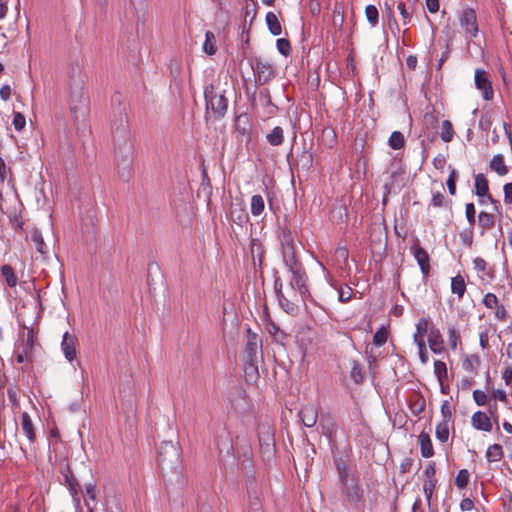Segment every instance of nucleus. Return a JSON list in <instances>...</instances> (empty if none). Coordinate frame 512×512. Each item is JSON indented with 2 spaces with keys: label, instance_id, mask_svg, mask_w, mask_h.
Wrapping results in <instances>:
<instances>
[{
  "label": "nucleus",
  "instance_id": "obj_2",
  "mask_svg": "<svg viewBox=\"0 0 512 512\" xmlns=\"http://www.w3.org/2000/svg\"><path fill=\"white\" fill-rule=\"evenodd\" d=\"M36 337L33 329L24 328L19 333V338L15 344L14 355L16 361L22 363H32L34 360V349L36 346Z\"/></svg>",
  "mask_w": 512,
  "mask_h": 512
},
{
  "label": "nucleus",
  "instance_id": "obj_52",
  "mask_svg": "<svg viewBox=\"0 0 512 512\" xmlns=\"http://www.w3.org/2000/svg\"><path fill=\"white\" fill-rule=\"evenodd\" d=\"M457 178H458V173L455 169H452L449 176H448V179H447V187H448V191L451 195H455L456 194V181H457Z\"/></svg>",
  "mask_w": 512,
  "mask_h": 512
},
{
  "label": "nucleus",
  "instance_id": "obj_41",
  "mask_svg": "<svg viewBox=\"0 0 512 512\" xmlns=\"http://www.w3.org/2000/svg\"><path fill=\"white\" fill-rule=\"evenodd\" d=\"M203 50L208 55H214L216 53L215 36L213 32L206 31L205 42L203 44Z\"/></svg>",
  "mask_w": 512,
  "mask_h": 512
},
{
  "label": "nucleus",
  "instance_id": "obj_59",
  "mask_svg": "<svg viewBox=\"0 0 512 512\" xmlns=\"http://www.w3.org/2000/svg\"><path fill=\"white\" fill-rule=\"evenodd\" d=\"M418 347L419 358L422 364H426L428 362V353L425 345V341H420L419 343H415Z\"/></svg>",
  "mask_w": 512,
  "mask_h": 512
},
{
  "label": "nucleus",
  "instance_id": "obj_39",
  "mask_svg": "<svg viewBox=\"0 0 512 512\" xmlns=\"http://www.w3.org/2000/svg\"><path fill=\"white\" fill-rule=\"evenodd\" d=\"M267 332L273 337L274 341L283 343L286 338V334L273 322H269L266 325Z\"/></svg>",
  "mask_w": 512,
  "mask_h": 512
},
{
  "label": "nucleus",
  "instance_id": "obj_48",
  "mask_svg": "<svg viewBox=\"0 0 512 512\" xmlns=\"http://www.w3.org/2000/svg\"><path fill=\"white\" fill-rule=\"evenodd\" d=\"M437 479H426L423 483V491L425 497L427 499L428 504H430L433 492L436 488Z\"/></svg>",
  "mask_w": 512,
  "mask_h": 512
},
{
  "label": "nucleus",
  "instance_id": "obj_21",
  "mask_svg": "<svg viewBox=\"0 0 512 512\" xmlns=\"http://www.w3.org/2000/svg\"><path fill=\"white\" fill-rule=\"evenodd\" d=\"M488 191H489V185H488L487 179L485 178V176L483 174H477L475 176V193L480 197L487 195L488 199L493 204H495V209H497L498 202L496 200H494L490 194H488Z\"/></svg>",
  "mask_w": 512,
  "mask_h": 512
},
{
  "label": "nucleus",
  "instance_id": "obj_49",
  "mask_svg": "<svg viewBox=\"0 0 512 512\" xmlns=\"http://www.w3.org/2000/svg\"><path fill=\"white\" fill-rule=\"evenodd\" d=\"M388 338V331L385 329V327L379 328L374 336H373V343L374 345L380 347L384 345Z\"/></svg>",
  "mask_w": 512,
  "mask_h": 512
},
{
  "label": "nucleus",
  "instance_id": "obj_44",
  "mask_svg": "<svg viewBox=\"0 0 512 512\" xmlns=\"http://www.w3.org/2000/svg\"><path fill=\"white\" fill-rule=\"evenodd\" d=\"M435 435L440 442H446L449 438V423L440 422L436 426Z\"/></svg>",
  "mask_w": 512,
  "mask_h": 512
},
{
  "label": "nucleus",
  "instance_id": "obj_22",
  "mask_svg": "<svg viewBox=\"0 0 512 512\" xmlns=\"http://www.w3.org/2000/svg\"><path fill=\"white\" fill-rule=\"evenodd\" d=\"M428 344L435 354H440L444 351V340L438 329H431L429 331Z\"/></svg>",
  "mask_w": 512,
  "mask_h": 512
},
{
  "label": "nucleus",
  "instance_id": "obj_54",
  "mask_svg": "<svg viewBox=\"0 0 512 512\" xmlns=\"http://www.w3.org/2000/svg\"><path fill=\"white\" fill-rule=\"evenodd\" d=\"M26 125V118L20 112H15L13 117V126L16 131H22Z\"/></svg>",
  "mask_w": 512,
  "mask_h": 512
},
{
  "label": "nucleus",
  "instance_id": "obj_46",
  "mask_svg": "<svg viewBox=\"0 0 512 512\" xmlns=\"http://www.w3.org/2000/svg\"><path fill=\"white\" fill-rule=\"evenodd\" d=\"M469 478H470V473L467 469H461L456 478H455V485L459 488V489H464L467 487L468 483H469Z\"/></svg>",
  "mask_w": 512,
  "mask_h": 512
},
{
  "label": "nucleus",
  "instance_id": "obj_17",
  "mask_svg": "<svg viewBox=\"0 0 512 512\" xmlns=\"http://www.w3.org/2000/svg\"><path fill=\"white\" fill-rule=\"evenodd\" d=\"M317 430L328 438L333 436L335 432V421L330 413H323L320 415Z\"/></svg>",
  "mask_w": 512,
  "mask_h": 512
},
{
  "label": "nucleus",
  "instance_id": "obj_25",
  "mask_svg": "<svg viewBox=\"0 0 512 512\" xmlns=\"http://www.w3.org/2000/svg\"><path fill=\"white\" fill-rule=\"evenodd\" d=\"M489 167L499 176H505L509 172V169L504 161V156L502 154L494 155L490 161Z\"/></svg>",
  "mask_w": 512,
  "mask_h": 512
},
{
  "label": "nucleus",
  "instance_id": "obj_35",
  "mask_svg": "<svg viewBox=\"0 0 512 512\" xmlns=\"http://www.w3.org/2000/svg\"><path fill=\"white\" fill-rule=\"evenodd\" d=\"M251 213L253 216H260L265 208V202L261 195H253L251 198Z\"/></svg>",
  "mask_w": 512,
  "mask_h": 512
},
{
  "label": "nucleus",
  "instance_id": "obj_55",
  "mask_svg": "<svg viewBox=\"0 0 512 512\" xmlns=\"http://www.w3.org/2000/svg\"><path fill=\"white\" fill-rule=\"evenodd\" d=\"M353 291L351 287L345 286L338 290V299L342 303H346L351 300Z\"/></svg>",
  "mask_w": 512,
  "mask_h": 512
},
{
  "label": "nucleus",
  "instance_id": "obj_63",
  "mask_svg": "<svg viewBox=\"0 0 512 512\" xmlns=\"http://www.w3.org/2000/svg\"><path fill=\"white\" fill-rule=\"evenodd\" d=\"M414 460L410 457L404 458L400 464V472L402 474L409 473L412 469Z\"/></svg>",
  "mask_w": 512,
  "mask_h": 512
},
{
  "label": "nucleus",
  "instance_id": "obj_4",
  "mask_svg": "<svg viewBox=\"0 0 512 512\" xmlns=\"http://www.w3.org/2000/svg\"><path fill=\"white\" fill-rule=\"evenodd\" d=\"M288 272L290 273L289 285L294 291L295 300H298L299 298L302 302H304L307 298L310 297V292L307 285L308 277L304 267L289 270Z\"/></svg>",
  "mask_w": 512,
  "mask_h": 512
},
{
  "label": "nucleus",
  "instance_id": "obj_8",
  "mask_svg": "<svg viewBox=\"0 0 512 512\" xmlns=\"http://www.w3.org/2000/svg\"><path fill=\"white\" fill-rule=\"evenodd\" d=\"M262 347L261 339L256 333H253L251 329L247 330V339L243 351L244 361H256L258 360V352Z\"/></svg>",
  "mask_w": 512,
  "mask_h": 512
},
{
  "label": "nucleus",
  "instance_id": "obj_20",
  "mask_svg": "<svg viewBox=\"0 0 512 512\" xmlns=\"http://www.w3.org/2000/svg\"><path fill=\"white\" fill-rule=\"evenodd\" d=\"M290 157H291V154H289L287 156V160L290 164L291 167L294 166V164H292L290 162ZM313 164V156H312V153L307 151V150H303L300 154L297 155L296 157V160H295V166L297 167V169H302L303 171H308L311 166Z\"/></svg>",
  "mask_w": 512,
  "mask_h": 512
},
{
  "label": "nucleus",
  "instance_id": "obj_30",
  "mask_svg": "<svg viewBox=\"0 0 512 512\" xmlns=\"http://www.w3.org/2000/svg\"><path fill=\"white\" fill-rule=\"evenodd\" d=\"M266 23H267L268 29L272 35L278 36L282 33L281 24H280L275 13L268 12L266 14Z\"/></svg>",
  "mask_w": 512,
  "mask_h": 512
},
{
  "label": "nucleus",
  "instance_id": "obj_10",
  "mask_svg": "<svg viewBox=\"0 0 512 512\" xmlns=\"http://www.w3.org/2000/svg\"><path fill=\"white\" fill-rule=\"evenodd\" d=\"M475 85L478 90L482 92L485 100H491L494 96V91L491 82L488 78V74L483 69H476L475 71Z\"/></svg>",
  "mask_w": 512,
  "mask_h": 512
},
{
  "label": "nucleus",
  "instance_id": "obj_34",
  "mask_svg": "<svg viewBox=\"0 0 512 512\" xmlns=\"http://www.w3.org/2000/svg\"><path fill=\"white\" fill-rule=\"evenodd\" d=\"M503 457V448L500 444H493L486 451V458L489 462L500 461Z\"/></svg>",
  "mask_w": 512,
  "mask_h": 512
},
{
  "label": "nucleus",
  "instance_id": "obj_9",
  "mask_svg": "<svg viewBox=\"0 0 512 512\" xmlns=\"http://www.w3.org/2000/svg\"><path fill=\"white\" fill-rule=\"evenodd\" d=\"M459 21L460 26L471 38H475L478 35L477 15L473 8H465L460 15Z\"/></svg>",
  "mask_w": 512,
  "mask_h": 512
},
{
  "label": "nucleus",
  "instance_id": "obj_18",
  "mask_svg": "<svg viewBox=\"0 0 512 512\" xmlns=\"http://www.w3.org/2000/svg\"><path fill=\"white\" fill-rule=\"evenodd\" d=\"M473 265L481 280L489 281L494 278L493 269L488 266V263L484 258L476 257L473 261Z\"/></svg>",
  "mask_w": 512,
  "mask_h": 512
},
{
  "label": "nucleus",
  "instance_id": "obj_47",
  "mask_svg": "<svg viewBox=\"0 0 512 512\" xmlns=\"http://www.w3.org/2000/svg\"><path fill=\"white\" fill-rule=\"evenodd\" d=\"M336 468H337V471L339 474V479H340L341 483L353 478V476H351L349 474L348 465L345 461H343V460L336 461Z\"/></svg>",
  "mask_w": 512,
  "mask_h": 512
},
{
  "label": "nucleus",
  "instance_id": "obj_7",
  "mask_svg": "<svg viewBox=\"0 0 512 512\" xmlns=\"http://www.w3.org/2000/svg\"><path fill=\"white\" fill-rule=\"evenodd\" d=\"M180 449L172 441L163 442L159 448L158 461L170 466L177 465L180 461Z\"/></svg>",
  "mask_w": 512,
  "mask_h": 512
},
{
  "label": "nucleus",
  "instance_id": "obj_5",
  "mask_svg": "<svg viewBox=\"0 0 512 512\" xmlns=\"http://www.w3.org/2000/svg\"><path fill=\"white\" fill-rule=\"evenodd\" d=\"M282 257L287 270L303 267L298 260L292 235L289 231H283L281 237Z\"/></svg>",
  "mask_w": 512,
  "mask_h": 512
},
{
  "label": "nucleus",
  "instance_id": "obj_13",
  "mask_svg": "<svg viewBox=\"0 0 512 512\" xmlns=\"http://www.w3.org/2000/svg\"><path fill=\"white\" fill-rule=\"evenodd\" d=\"M298 417L300 418L303 425H305L306 427H314L319 417L318 408L314 404H306L298 412Z\"/></svg>",
  "mask_w": 512,
  "mask_h": 512
},
{
  "label": "nucleus",
  "instance_id": "obj_36",
  "mask_svg": "<svg viewBox=\"0 0 512 512\" xmlns=\"http://www.w3.org/2000/svg\"><path fill=\"white\" fill-rule=\"evenodd\" d=\"M350 377L355 384H361L364 380L363 367L357 360L352 361Z\"/></svg>",
  "mask_w": 512,
  "mask_h": 512
},
{
  "label": "nucleus",
  "instance_id": "obj_62",
  "mask_svg": "<svg viewBox=\"0 0 512 512\" xmlns=\"http://www.w3.org/2000/svg\"><path fill=\"white\" fill-rule=\"evenodd\" d=\"M397 9L399 10L402 18H403V23L404 25L408 24L410 22V19H411V14L409 13L408 9L406 8V5L404 2H400L398 5H397Z\"/></svg>",
  "mask_w": 512,
  "mask_h": 512
},
{
  "label": "nucleus",
  "instance_id": "obj_42",
  "mask_svg": "<svg viewBox=\"0 0 512 512\" xmlns=\"http://www.w3.org/2000/svg\"><path fill=\"white\" fill-rule=\"evenodd\" d=\"M388 144L392 149H395V150L403 148L405 145V139H404L403 134L399 131L392 132V134L390 135Z\"/></svg>",
  "mask_w": 512,
  "mask_h": 512
},
{
  "label": "nucleus",
  "instance_id": "obj_14",
  "mask_svg": "<svg viewBox=\"0 0 512 512\" xmlns=\"http://www.w3.org/2000/svg\"><path fill=\"white\" fill-rule=\"evenodd\" d=\"M77 338L75 335L65 332L62 337L61 348L65 358L72 362L76 358Z\"/></svg>",
  "mask_w": 512,
  "mask_h": 512
},
{
  "label": "nucleus",
  "instance_id": "obj_56",
  "mask_svg": "<svg viewBox=\"0 0 512 512\" xmlns=\"http://www.w3.org/2000/svg\"><path fill=\"white\" fill-rule=\"evenodd\" d=\"M465 214H466L467 221L469 222V224L471 226H473L476 222V210H475V206L473 203L466 204Z\"/></svg>",
  "mask_w": 512,
  "mask_h": 512
},
{
  "label": "nucleus",
  "instance_id": "obj_60",
  "mask_svg": "<svg viewBox=\"0 0 512 512\" xmlns=\"http://www.w3.org/2000/svg\"><path fill=\"white\" fill-rule=\"evenodd\" d=\"M473 399L478 406H483L487 402V394L482 390H474Z\"/></svg>",
  "mask_w": 512,
  "mask_h": 512
},
{
  "label": "nucleus",
  "instance_id": "obj_58",
  "mask_svg": "<svg viewBox=\"0 0 512 512\" xmlns=\"http://www.w3.org/2000/svg\"><path fill=\"white\" fill-rule=\"evenodd\" d=\"M441 414H442V421L441 422L449 423L451 421V419H452V412H451L449 403L447 401H445L441 405Z\"/></svg>",
  "mask_w": 512,
  "mask_h": 512
},
{
  "label": "nucleus",
  "instance_id": "obj_51",
  "mask_svg": "<svg viewBox=\"0 0 512 512\" xmlns=\"http://www.w3.org/2000/svg\"><path fill=\"white\" fill-rule=\"evenodd\" d=\"M276 46H277L279 53H281L283 56L287 57L291 53L290 42H289V40H287L285 38L277 39Z\"/></svg>",
  "mask_w": 512,
  "mask_h": 512
},
{
  "label": "nucleus",
  "instance_id": "obj_3",
  "mask_svg": "<svg viewBox=\"0 0 512 512\" xmlns=\"http://www.w3.org/2000/svg\"><path fill=\"white\" fill-rule=\"evenodd\" d=\"M341 492L346 503L355 511L363 512L366 507L364 490L354 477L341 483Z\"/></svg>",
  "mask_w": 512,
  "mask_h": 512
},
{
  "label": "nucleus",
  "instance_id": "obj_32",
  "mask_svg": "<svg viewBox=\"0 0 512 512\" xmlns=\"http://www.w3.org/2000/svg\"><path fill=\"white\" fill-rule=\"evenodd\" d=\"M429 320L427 318L419 319L416 325V332L413 335V340L415 343H419L420 341H424V337L428 332Z\"/></svg>",
  "mask_w": 512,
  "mask_h": 512
},
{
  "label": "nucleus",
  "instance_id": "obj_23",
  "mask_svg": "<svg viewBox=\"0 0 512 512\" xmlns=\"http://www.w3.org/2000/svg\"><path fill=\"white\" fill-rule=\"evenodd\" d=\"M418 443L420 445V451H421L422 457L430 458L434 455V448L432 445V441H431L430 435L427 432L422 431L418 435Z\"/></svg>",
  "mask_w": 512,
  "mask_h": 512
},
{
  "label": "nucleus",
  "instance_id": "obj_1",
  "mask_svg": "<svg viewBox=\"0 0 512 512\" xmlns=\"http://www.w3.org/2000/svg\"><path fill=\"white\" fill-rule=\"evenodd\" d=\"M204 98L206 105V115L212 113L216 119L224 117L228 108V99L225 91H219L213 84L204 88Z\"/></svg>",
  "mask_w": 512,
  "mask_h": 512
},
{
  "label": "nucleus",
  "instance_id": "obj_57",
  "mask_svg": "<svg viewBox=\"0 0 512 512\" xmlns=\"http://www.w3.org/2000/svg\"><path fill=\"white\" fill-rule=\"evenodd\" d=\"M431 205L434 207H444L446 205L444 194L442 192L433 193Z\"/></svg>",
  "mask_w": 512,
  "mask_h": 512
},
{
  "label": "nucleus",
  "instance_id": "obj_53",
  "mask_svg": "<svg viewBox=\"0 0 512 512\" xmlns=\"http://www.w3.org/2000/svg\"><path fill=\"white\" fill-rule=\"evenodd\" d=\"M410 409L414 415H419L425 409V400L417 397L410 405Z\"/></svg>",
  "mask_w": 512,
  "mask_h": 512
},
{
  "label": "nucleus",
  "instance_id": "obj_29",
  "mask_svg": "<svg viewBox=\"0 0 512 512\" xmlns=\"http://www.w3.org/2000/svg\"><path fill=\"white\" fill-rule=\"evenodd\" d=\"M451 291L456 294L459 299L463 297L466 292V283L461 275H456L451 279Z\"/></svg>",
  "mask_w": 512,
  "mask_h": 512
},
{
  "label": "nucleus",
  "instance_id": "obj_37",
  "mask_svg": "<svg viewBox=\"0 0 512 512\" xmlns=\"http://www.w3.org/2000/svg\"><path fill=\"white\" fill-rule=\"evenodd\" d=\"M260 447L264 453L271 454L274 450V441L272 434L268 431L264 435H259Z\"/></svg>",
  "mask_w": 512,
  "mask_h": 512
},
{
  "label": "nucleus",
  "instance_id": "obj_45",
  "mask_svg": "<svg viewBox=\"0 0 512 512\" xmlns=\"http://www.w3.org/2000/svg\"><path fill=\"white\" fill-rule=\"evenodd\" d=\"M480 364V357L477 354L467 356L463 363V369L472 372Z\"/></svg>",
  "mask_w": 512,
  "mask_h": 512
},
{
  "label": "nucleus",
  "instance_id": "obj_6",
  "mask_svg": "<svg viewBox=\"0 0 512 512\" xmlns=\"http://www.w3.org/2000/svg\"><path fill=\"white\" fill-rule=\"evenodd\" d=\"M250 66L254 71L255 82L259 86L269 83L275 78L274 66L267 60L256 58L254 62H250Z\"/></svg>",
  "mask_w": 512,
  "mask_h": 512
},
{
  "label": "nucleus",
  "instance_id": "obj_27",
  "mask_svg": "<svg viewBox=\"0 0 512 512\" xmlns=\"http://www.w3.org/2000/svg\"><path fill=\"white\" fill-rule=\"evenodd\" d=\"M31 240L33 241L36 250L43 256H46L49 253L48 247L44 242L42 233L39 229L34 228L31 233Z\"/></svg>",
  "mask_w": 512,
  "mask_h": 512
},
{
  "label": "nucleus",
  "instance_id": "obj_26",
  "mask_svg": "<svg viewBox=\"0 0 512 512\" xmlns=\"http://www.w3.org/2000/svg\"><path fill=\"white\" fill-rule=\"evenodd\" d=\"M0 272L2 277L4 278L6 284L10 288H14L18 283V277L13 269V267L9 264H4L0 267Z\"/></svg>",
  "mask_w": 512,
  "mask_h": 512
},
{
  "label": "nucleus",
  "instance_id": "obj_28",
  "mask_svg": "<svg viewBox=\"0 0 512 512\" xmlns=\"http://www.w3.org/2000/svg\"><path fill=\"white\" fill-rule=\"evenodd\" d=\"M434 373H435V375L439 381V384L441 386V392L445 393L444 382L448 379V372H447L446 364L441 360H436L434 362Z\"/></svg>",
  "mask_w": 512,
  "mask_h": 512
},
{
  "label": "nucleus",
  "instance_id": "obj_64",
  "mask_svg": "<svg viewBox=\"0 0 512 512\" xmlns=\"http://www.w3.org/2000/svg\"><path fill=\"white\" fill-rule=\"evenodd\" d=\"M504 201L506 204H512V182L504 185Z\"/></svg>",
  "mask_w": 512,
  "mask_h": 512
},
{
  "label": "nucleus",
  "instance_id": "obj_16",
  "mask_svg": "<svg viewBox=\"0 0 512 512\" xmlns=\"http://www.w3.org/2000/svg\"><path fill=\"white\" fill-rule=\"evenodd\" d=\"M230 220L243 227L249 221V215L246 211L245 205L242 202L234 203L230 207Z\"/></svg>",
  "mask_w": 512,
  "mask_h": 512
},
{
  "label": "nucleus",
  "instance_id": "obj_15",
  "mask_svg": "<svg viewBox=\"0 0 512 512\" xmlns=\"http://www.w3.org/2000/svg\"><path fill=\"white\" fill-rule=\"evenodd\" d=\"M274 288L277 295L278 302L280 306L289 314H293L297 307L294 302L289 300L282 292L283 289V283L282 280L279 277L275 278L274 281Z\"/></svg>",
  "mask_w": 512,
  "mask_h": 512
},
{
  "label": "nucleus",
  "instance_id": "obj_31",
  "mask_svg": "<svg viewBox=\"0 0 512 512\" xmlns=\"http://www.w3.org/2000/svg\"><path fill=\"white\" fill-rule=\"evenodd\" d=\"M266 140L272 146H279L284 141V131L281 127L276 126L266 135Z\"/></svg>",
  "mask_w": 512,
  "mask_h": 512
},
{
  "label": "nucleus",
  "instance_id": "obj_12",
  "mask_svg": "<svg viewBox=\"0 0 512 512\" xmlns=\"http://www.w3.org/2000/svg\"><path fill=\"white\" fill-rule=\"evenodd\" d=\"M483 304L489 308L495 310V317L500 321H506L508 313L502 303H500L497 296L493 293H487L483 298Z\"/></svg>",
  "mask_w": 512,
  "mask_h": 512
},
{
  "label": "nucleus",
  "instance_id": "obj_11",
  "mask_svg": "<svg viewBox=\"0 0 512 512\" xmlns=\"http://www.w3.org/2000/svg\"><path fill=\"white\" fill-rule=\"evenodd\" d=\"M410 252L416 259L420 270L424 277H427L430 273V256L425 249L419 246L417 243L410 248Z\"/></svg>",
  "mask_w": 512,
  "mask_h": 512
},
{
  "label": "nucleus",
  "instance_id": "obj_19",
  "mask_svg": "<svg viewBox=\"0 0 512 512\" xmlns=\"http://www.w3.org/2000/svg\"><path fill=\"white\" fill-rule=\"evenodd\" d=\"M472 426L481 431L490 432L492 430V422L486 413L477 411L471 418Z\"/></svg>",
  "mask_w": 512,
  "mask_h": 512
},
{
  "label": "nucleus",
  "instance_id": "obj_24",
  "mask_svg": "<svg viewBox=\"0 0 512 512\" xmlns=\"http://www.w3.org/2000/svg\"><path fill=\"white\" fill-rule=\"evenodd\" d=\"M21 419V426L24 434L26 435L30 443H34L36 440V433L30 415L27 412H23L21 415Z\"/></svg>",
  "mask_w": 512,
  "mask_h": 512
},
{
  "label": "nucleus",
  "instance_id": "obj_38",
  "mask_svg": "<svg viewBox=\"0 0 512 512\" xmlns=\"http://www.w3.org/2000/svg\"><path fill=\"white\" fill-rule=\"evenodd\" d=\"M244 362H245V374H246L247 380L256 381L259 378L258 360L244 361Z\"/></svg>",
  "mask_w": 512,
  "mask_h": 512
},
{
  "label": "nucleus",
  "instance_id": "obj_40",
  "mask_svg": "<svg viewBox=\"0 0 512 512\" xmlns=\"http://www.w3.org/2000/svg\"><path fill=\"white\" fill-rule=\"evenodd\" d=\"M440 136L441 139L446 143L452 141L454 137V129L452 123L449 120H444L442 122Z\"/></svg>",
  "mask_w": 512,
  "mask_h": 512
},
{
  "label": "nucleus",
  "instance_id": "obj_61",
  "mask_svg": "<svg viewBox=\"0 0 512 512\" xmlns=\"http://www.w3.org/2000/svg\"><path fill=\"white\" fill-rule=\"evenodd\" d=\"M462 242L467 246L471 247L473 244V231L472 230H464L459 234Z\"/></svg>",
  "mask_w": 512,
  "mask_h": 512
},
{
  "label": "nucleus",
  "instance_id": "obj_33",
  "mask_svg": "<svg viewBox=\"0 0 512 512\" xmlns=\"http://www.w3.org/2000/svg\"><path fill=\"white\" fill-rule=\"evenodd\" d=\"M478 224L482 228V234L494 227L495 220L492 214L481 211L478 215Z\"/></svg>",
  "mask_w": 512,
  "mask_h": 512
},
{
  "label": "nucleus",
  "instance_id": "obj_50",
  "mask_svg": "<svg viewBox=\"0 0 512 512\" xmlns=\"http://www.w3.org/2000/svg\"><path fill=\"white\" fill-rule=\"evenodd\" d=\"M448 339L451 349L455 350L460 342V334L454 326L448 328Z\"/></svg>",
  "mask_w": 512,
  "mask_h": 512
},
{
  "label": "nucleus",
  "instance_id": "obj_43",
  "mask_svg": "<svg viewBox=\"0 0 512 512\" xmlns=\"http://www.w3.org/2000/svg\"><path fill=\"white\" fill-rule=\"evenodd\" d=\"M365 15L367 18V21L372 27L377 26L379 21V12L375 5H368L365 8Z\"/></svg>",
  "mask_w": 512,
  "mask_h": 512
}]
</instances>
